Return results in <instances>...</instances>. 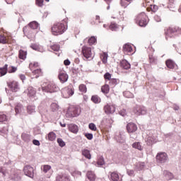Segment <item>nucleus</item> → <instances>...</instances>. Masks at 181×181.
I'll return each instance as SVG.
<instances>
[{
	"instance_id": "338daca9",
	"label": "nucleus",
	"mask_w": 181,
	"mask_h": 181,
	"mask_svg": "<svg viewBox=\"0 0 181 181\" xmlns=\"http://www.w3.org/2000/svg\"><path fill=\"white\" fill-rule=\"evenodd\" d=\"M19 78H21V80H22L23 82L25 81V80H26V76L23 74H20Z\"/></svg>"
},
{
	"instance_id": "f3484780",
	"label": "nucleus",
	"mask_w": 181,
	"mask_h": 181,
	"mask_svg": "<svg viewBox=\"0 0 181 181\" xmlns=\"http://www.w3.org/2000/svg\"><path fill=\"white\" fill-rule=\"evenodd\" d=\"M59 78L61 82L66 83V81H67V80H69V75H67V74H66V72H61L59 74Z\"/></svg>"
},
{
	"instance_id": "4468645a",
	"label": "nucleus",
	"mask_w": 181,
	"mask_h": 181,
	"mask_svg": "<svg viewBox=\"0 0 181 181\" xmlns=\"http://www.w3.org/2000/svg\"><path fill=\"white\" fill-rule=\"evenodd\" d=\"M165 64L168 69H173L177 67V65L176 64V63H175V62L172 59H167L165 61Z\"/></svg>"
},
{
	"instance_id": "9d476101",
	"label": "nucleus",
	"mask_w": 181,
	"mask_h": 181,
	"mask_svg": "<svg viewBox=\"0 0 181 181\" xmlns=\"http://www.w3.org/2000/svg\"><path fill=\"white\" fill-rule=\"evenodd\" d=\"M78 115H80V113L78 112V108L77 107H72L71 109H69L66 112V117H78Z\"/></svg>"
},
{
	"instance_id": "393cba45",
	"label": "nucleus",
	"mask_w": 181,
	"mask_h": 181,
	"mask_svg": "<svg viewBox=\"0 0 181 181\" xmlns=\"http://www.w3.org/2000/svg\"><path fill=\"white\" fill-rule=\"evenodd\" d=\"M21 138L24 142H30V135L26 133L21 134Z\"/></svg>"
},
{
	"instance_id": "774afa93",
	"label": "nucleus",
	"mask_w": 181,
	"mask_h": 181,
	"mask_svg": "<svg viewBox=\"0 0 181 181\" xmlns=\"http://www.w3.org/2000/svg\"><path fill=\"white\" fill-rule=\"evenodd\" d=\"M64 64L65 66H70V60H69V59L64 60Z\"/></svg>"
},
{
	"instance_id": "f704fd0d",
	"label": "nucleus",
	"mask_w": 181,
	"mask_h": 181,
	"mask_svg": "<svg viewBox=\"0 0 181 181\" xmlns=\"http://www.w3.org/2000/svg\"><path fill=\"white\" fill-rule=\"evenodd\" d=\"M132 148H134V149H138L139 151H142L143 149L141 142H134L132 144Z\"/></svg>"
},
{
	"instance_id": "13d9d810",
	"label": "nucleus",
	"mask_w": 181,
	"mask_h": 181,
	"mask_svg": "<svg viewBox=\"0 0 181 181\" xmlns=\"http://www.w3.org/2000/svg\"><path fill=\"white\" fill-rule=\"evenodd\" d=\"M85 136L86 138H87V139H89V141H91V139H93V134L91 133H86Z\"/></svg>"
},
{
	"instance_id": "f8f14e48",
	"label": "nucleus",
	"mask_w": 181,
	"mask_h": 181,
	"mask_svg": "<svg viewBox=\"0 0 181 181\" xmlns=\"http://www.w3.org/2000/svg\"><path fill=\"white\" fill-rule=\"evenodd\" d=\"M8 87H10L13 93H17V91H19V83L16 81H13L8 83Z\"/></svg>"
},
{
	"instance_id": "680f3d73",
	"label": "nucleus",
	"mask_w": 181,
	"mask_h": 181,
	"mask_svg": "<svg viewBox=\"0 0 181 181\" xmlns=\"http://www.w3.org/2000/svg\"><path fill=\"white\" fill-rule=\"evenodd\" d=\"M130 138H132V139H136V138H138V135L136 133H132L130 134Z\"/></svg>"
},
{
	"instance_id": "4c0bfd02",
	"label": "nucleus",
	"mask_w": 181,
	"mask_h": 181,
	"mask_svg": "<svg viewBox=\"0 0 181 181\" xmlns=\"http://www.w3.org/2000/svg\"><path fill=\"white\" fill-rule=\"evenodd\" d=\"M123 95L124 97H126V98H134V93L129 90L123 92Z\"/></svg>"
},
{
	"instance_id": "c85d7f7f",
	"label": "nucleus",
	"mask_w": 181,
	"mask_h": 181,
	"mask_svg": "<svg viewBox=\"0 0 181 181\" xmlns=\"http://www.w3.org/2000/svg\"><path fill=\"white\" fill-rule=\"evenodd\" d=\"M91 101H93V103L95 104H98L101 103V98H100L98 95H95L91 97Z\"/></svg>"
},
{
	"instance_id": "bf43d9fd",
	"label": "nucleus",
	"mask_w": 181,
	"mask_h": 181,
	"mask_svg": "<svg viewBox=\"0 0 181 181\" xmlns=\"http://www.w3.org/2000/svg\"><path fill=\"white\" fill-rule=\"evenodd\" d=\"M119 114L122 115V117H125V115H127V110L122 109L119 111Z\"/></svg>"
},
{
	"instance_id": "dca6fc26",
	"label": "nucleus",
	"mask_w": 181,
	"mask_h": 181,
	"mask_svg": "<svg viewBox=\"0 0 181 181\" xmlns=\"http://www.w3.org/2000/svg\"><path fill=\"white\" fill-rule=\"evenodd\" d=\"M120 66L122 69H124V70H129V69H131V64L127 61V59H123L120 62Z\"/></svg>"
},
{
	"instance_id": "2eb2a0df",
	"label": "nucleus",
	"mask_w": 181,
	"mask_h": 181,
	"mask_svg": "<svg viewBox=\"0 0 181 181\" xmlns=\"http://www.w3.org/2000/svg\"><path fill=\"white\" fill-rule=\"evenodd\" d=\"M115 139L117 142H119L120 144H124L125 142V136L124 135V133H118L115 136Z\"/></svg>"
},
{
	"instance_id": "f257e3e1",
	"label": "nucleus",
	"mask_w": 181,
	"mask_h": 181,
	"mask_svg": "<svg viewBox=\"0 0 181 181\" xmlns=\"http://www.w3.org/2000/svg\"><path fill=\"white\" fill-rule=\"evenodd\" d=\"M66 30H67V23H57L52 27V33L54 36L63 35Z\"/></svg>"
},
{
	"instance_id": "2f4dec72",
	"label": "nucleus",
	"mask_w": 181,
	"mask_h": 181,
	"mask_svg": "<svg viewBox=\"0 0 181 181\" xmlns=\"http://www.w3.org/2000/svg\"><path fill=\"white\" fill-rule=\"evenodd\" d=\"M9 41L6 39V37L0 34V43L1 45H6Z\"/></svg>"
},
{
	"instance_id": "052dcab7",
	"label": "nucleus",
	"mask_w": 181,
	"mask_h": 181,
	"mask_svg": "<svg viewBox=\"0 0 181 181\" xmlns=\"http://www.w3.org/2000/svg\"><path fill=\"white\" fill-rule=\"evenodd\" d=\"M33 145H35L36 146H40V141H39V140H37V139H34L33 141Z\"/></svg>"
},
{
	"instance_id": "09e8293b",
	"label": "nucleus",
	"mask_w": 181,
	"mask_h": 181,
	"mask_svg": "<svg viewBox=\"0 0 181 181\" xmlns=\"http://www.w3.org/2000/svg\"><path fill=\"white\" fill-rule=\"evenodd\" d=\"M45 0H35V4L37 6H39V8H42L44 5Z\"/></svg>"
},
{
	"instance_id": "49530a36",
	"label": "nucleus",
	"mask_w": 181,
	"mask_h": 181,
	"mask_svg": "<svg viewBox=\"0 0 181 181\" xmlns=\"http://www.w3.org/2000/svg\"><path fill=\"white\" fill-rule=\"evenodd\" d=\"M79 91L81 93H87V87L84 84H81L79 86Z\"/></svg>"
},
{
	"instance_id": "58836bf2",
	"label": "nucleus",
	"mask_w": 181,
	"mask_h": 181,
	"mask_svg": "<svg viewBox=\"0 0 181 181\" xmlns=\"http://www.w3.org/2000/svg\"><path fill=\"white\" fill-rule=\"evenodd\" d=\"M156 141V138L155 136H148L147 139V144L152 145V144H155Z\"/></svg>"
},
{
	"instance_id": "412c9836",
	"label": "nucleus",
	"mask_w": 181,
	"mask_h": 181,
	"mask_svg": "<svg viewBox=\"0 0 181 181\" xmlns=\"http://www.w3.org/2000/svg\"><path fill=\"white\" fill-rule=\"evenodd\" d=\"M27 93L28 97H33V95L36 94V90H35V88H33V87L29 86L27 89Z\"/></svg>"
},
{
	"instance_id": "a211bd4d",
	"label": "nucleus",
	"mask_w": 181,
	"mask_h": 181,
	"mask_svg": "<svg viewBox=\"0 0 181 181\" xmlns=\"http://www.w3.org/2000/svg\"><path fill=\"white\" fill-rule=\"evenodd\" d=\"M110 179L112 181H122V179L119 178V175L117 172L110 173Z\"/></svg>"
},
{
	"instance_id": "c9c22d12",
	"label": "nucleus",
	"mask_w": 181,
	"mask_h": 181,
	"mask_svg": "<svg viewBox=\"0 0 181 181\" xmlns=\"http://www.w3.org/2000/svg\"><path fill=\"white\" fill-rule=\"evenodd\" d=\"M18 57L19 59H21L22 60H25L26 59V52L20 49L19 50V54H18Z\"/></svg>"
},
{
	"instance_id": "79ce46f5",
	"label": "nucleus",
	"mask_w": 181,
	"mask_h": 181,
	"mask_svg": "<svg viewBox=\"0 0 181 181\" xmlns=\"http://www.w3.org/2000/svg\"><path fill=\"white\" fill-rule=\"evenodd\" d=\"M8 121V116L4 113H0V122Z\"/></svg>"
},
{
	"instance_id": "6ab92c4d",
	"label": "nucleus",
	"mask_w": 181,
	"mask_h": 181,
	"mask_svg": "<svg viewBox=\"0 0 181 181\" xmlns=\"http://www.w3.org/2000/svg\"><path fill=\"white\" fill-rule=\"evenodd\" d=\"M57 181H70V177L67 175H59L57 177Z\"/></svg>"
},
{
	"instance_id": "f03ea898",
	"label": "nucleus",
	"mask_w": 181,
	"mask_h": 181,
	"mask_svg": "<svg viewBox=\"0 0 181 181\" xmlns=\"http://www.w3.org/2000/svg\"><path fill=\"white\" fill-rule=\"evenodd\" d=\"M136 21L141 28H145L148 25V16L145 13H141L136 16Z\"/></svg>"
},
{
	"instance_id": "473e14b6",
	"label": "nucleus",
	"mask_w": 181,
	"mask_h": 181,
	"mask_svg": "<svg viewBox=\"0 0 181 181\" xmlns=\"http://www.w3.org/2000/svg\"><path fill=\"white\" fill-rule=\"evenodd\" d=\"M131 2H132V0H121L120 4L122 6H124V8H127Z\"/></svg>"
},
{
	"instance_id": "aec40b11",
	"label": "nucleus",
	"mask_w": 181,
	"mask_h": 181,
	"mask_svg": "<svg viewBox=\"0 0 181 181\" xmlns=\"http://www.w3.org/2000/svg\"><path fill=\"white\" fill-rule=\"evenodd\" d=\"M69 130L73 134H77L78 132V127L76 124H71L69 125Z\"/></svg>"
},
{
	"instance_id": "e433bc0d",
	"label": "nucleus",
	"mask_w": 181,
	"mask_h": 181,
	"mask_svg": "<svg viewBox=\"0 0 181 181\" xmlns=\"http://www.w3.org/2000/svg\"><path fill=\"white\" fill-rule=\"evenodd\" d=\"M148 57L150 63L153 64H156V62H158V57L153 56V54H150Z\"/></svg>"
},
{
	"instance_id": "0e129e2a",
	"label": "nucleus",
	"mask_w": 181,
	"mask_h": 181,
	"mask_svg": "<svg viewBox=\"0 0 181 181\" xmlns=\"http://www.w3.org/2000/svg\"><path fill=\"white\" fill-rule=\"evenodd\" d=\"M33 74H40V73H42V70L41 69H35L33 71Z\"/></svg>"
},
{
	"instance_id": "ea45409f",
	"label": "nucleus",
	"mask_w": 181,
	"mask_h": 181,
	"mask_svg": "<svg viewBox=\"0 0 181 181\" xmlns=\"http://www.w3.org/2000/svg\"><path fill=\"white\" fill-rule=\"evenodd\" d=\"M47 137L49 141H54V139H56V134L53 132H51L48 134Z\"/></svg>"
},
{
	"instance_id": "20e7f679",
	"label": "nucleus",
	"mask_w": 181,
	"mask_h": 181,
	"mask_svg": "<svg viewBox=\"0 0 181 181\" xmlns=\"http://www.w3.org/2000/svg\"><path fill=\"white\" fill-rule=\"evenodd\" d=\"M23 172L24 175H25V176H28V177H30V179H33V177H35V169L33 168V167L27 165L24 166Z\"/></svg>"
},
{
	"instance_id": "c756f323",
	"label": "nucleus",
	"mask_w": 181,
	"mask_h": 181,
	"mask_svg": "<svg viewBox=\"0 0 181 181\" xmlns=\"http://www.w3.org/2000/svg\"><path fill=\"white\" fill-rule=\"evenodd\" d=\"M87 177L90 181L95 180V175H94V173H93V171H88L87 173Z\"/></svg>"
},
{
	"instance_id": "5fc2aeb1",
	"label": "nucleus",
	"mask_w": 181,
	"mask_h": 181,
	"mask_svg": "<svg viewBox=\"0 0 181 181\" xmlns=\"http://www.w3.org/2000/svg\"><path fill=\"white\" fill-rule=\"evenodd\" d=\"M88 127L89 129H90L91 131H97V127L95 126V124H94V123L89 124Z\"/></svg>"
},
{
	"instance_id": "1a4fd4ad",
	"label": "nucleus",
	"mask_w": 181,
	"mask_h": 181,
	"mask_svg": "<svg viewBox=\"0 0 181 181\" xmlns=\"http://www.w3.org/2000/svg\"><path fill=\"white\" fill-rule=\"evenodd\" d=\"M165 39L166 40H168V39H169V37H173V34L176 33V32H177V28H168L167 29H165Z\"/></svg>"
},
{
	"instance_id": "72a5a7b5",
	"label": "nucleus",
	"mask_w": 181,
	"mask_h": 181,
	"mask_svg": "<svg viewBox=\"0 0 181 181\" xmlns=\"http://www.w3.org/2000/svg\"><path fill=\"white\" fill-rule=\"evenodd\" d=\"M101 91L104 94H108V93H110V86L109 85H105V86H102Z\"/></svg>"
},
{
	"instance_id": "de8ad7c7",
	"label": "nucleus",
	"mask_w": 181,
	"mask_h": 181,
	"mask_svg": "<svg viewBox=\"0 0 181 181\" xmlns=\"http://www.w3.org/2000/svg\"><path fill=\"white\" fill-rule=\"evenodd\" d=\"M110 86H112V87H115L117 84H118V80L115 78H112L110 80Z\"/></svg>"
},
{
	"instance_id": "ddd939ff",
	"label": "nucleus",
	"mask_w": 181,
	"mask_h": 181,
	"mask_svg": "<svg viewBox=\"0 0 181 181\" xmlns=\"http://www.w3.org/2000/svg\"><path fill=\"white\" fill-rule=\"evenodd\" d=\"M104 110L106 114H114L115 112V106L107 105L104 107Z\"/></svg>"
},
{
	"instance_id": "603ef678",
	"label": "nucleus",
	"mask_w": 181,
	"mask_h": 181,
	"mask_svg": "<svg viewBox=\"0 0 181 181\" xmlns=\"http://www.w3.org/2000/svg\"><path fill=\"white\" fill-rule=\"evenodd\" d=\"M97 42V39L95 37H91L90 38L88 39V42L90 45H94Z\"/></svg>"
},
{
	"instance_id": "5701e85b",
	"label": "nucleus",
	"mask_w": 181,
	"mask_h": 181,
	"mask_svg": "<svg viewBox=\"0 0 181 181\" xmlns=\"http://www.w3.org/2000/svg\"><path fill=\"white\" fill-rule=\"evenodd\" d=\"M163 175L166 177L167 180H172L174 177L173 174L168 170H164Z\"/></svg>"
},
{
	"instance_id": "37998d69",
	"label": "nucleus",
	"mask_w": 181,
	"mask_h": 181,
	"mask_svg": "<svg viewBox=\"0 0 181 181\" xmlns=\"http://www.w3.org/2000/svg\"><path fill=\"white\" fill-rule=\"evenodd\" d=\"M51 110L53 112H54V111H57V110H59V105L56 103H52Z\"/></svg>"
},
{
	"instance_id": "a878e982",
	"label": "nucleus",
	"mask_w": 181,
	"mask_h": 181,
	"mask_svg": "<svg viewBox=\"0 0 181 181\" xmlns=\"http://www.w3.org/2000/svg\"><path fill=\"white\" fill-rule=\"evenodd\" d=\"M28 28H30V29H37L39 28V23L36 21H32L28 24Z\"/></svg>"
},
{
	"instance_id": "0eeeda50",
	"label": "nucleus",
	"mask_w": 181,
	"mask_h": 181,
	"mask_svg": "<svg viewBox=\"0 0 181 181\" xmlns=\"http://www.w3.org/2000/svg\"><path fill=\"white\" fill-rule=\"evenodd\" d=\"M82 54L86 59H93V52H91V47H83Z\"/></svg>"
},
{
	"instance_id": "4d7b16f0",
	"label": "nucleus",
	"mask_w": 181,
	"mask_h": 181,
	"mask_svg": "<svg viewBox=\"0 0 181 181\" xmlns=\"http://www.w3.org/2000/svg\"><path fill=\"white\" fill-rule=\"evenodd\" d=\"M104 78H105V80H108V81H110L111 80V74H110L108 72L105 74Z\"/></svg>"
},
{
	"instance_id": "864d4df0",
	"label": "nucleus",
	"mask_w": 181,
	"mask_h": 181,
	"mask_svg": "<svg viewBox=\"0 0 181 181\" xmlns=\"http://www.w3.org/2000/svg\"><path fill=\"white\" fill-rule=\"evenodd\" d=\"M109 28L110 30H117V29H118V25H117V24L115 23H112Z\"/></svg>"
},
{
	"instance_id": "6e6d98bb",
	"label": "nucleus",
	"mask_w": 181,
	"mask_h": 181,
	"mask_svg": "<svg viewBox=\"0 0 181 181\" xmlns=\"http://www.w3.org/2000/svg\"><path fill=\"white\" fill-rule=\"evenodd\" d=\"M18 70L17 67L10 66L8 70V73H15Z\"/></svg>"
},
{
	"instance_id": "e2e57ef3",
	"label": "nucleus",
	"mask_w": 181,
	"mask_h": 181,
	"mask_svg": "<svg viewBox=\"0 0 181 181\" xmlns=\"http://www.w3.org/2000/svg\"><path fill=\"white\" fill-rule=\"evenodd\" d=\"M134 170H127V175H129V176H134Z\"/></svg>"
},
{
	"instance_id": "7ed1b4c3",
	"label": "nucleus",
	"mask_w": 181,
	"mask_h": 181,
	"mask_svg": "<svg viewBox=\"0 0 181 181\" xmlns=\"http://www.w3.org/2000/svg\"><path fill=\"white\" fill-rule=\"evenodd\" d=\"M59 88H58L57 85L49 83L45 86L42 87V90L45 93H57L59 91Z\"/></svg>"
},
{
	"instance_id": "69168bd1",
	"label": "nucleus",
	"mask_w": 181,
	"mask_h": 181,
	"mask_svg": "<svg viewBox=\"0 0 181 181\" xmlns=\"http://www.w3.org/2000/svg\"><path fill=\"white\" fill-rule=\"evenodd\" d=\"M31 49L33 50H37L39 49V47L36 44H33L31 45Z\"/></svg>"
},
{
	"instance_id": "a19ab883",
	"label": "nucleus",
	"mask_w": 181,
	"mask_h": 181,
	"mask_svg": "<svg viewBox=\"0 0 181 181\" xmlns=\"http://www.w3.org/2000/svg\"><path fill=\"white\" fill-rule=\"evenodd\" d=\"M145 168V163H138L136 165V170H142Z\"/></svg>"
},
{
	"instance_id": "9b49d317",
	"label": "nucleus",
	"mask_w": 181,
	"mask_h": 181,
	"mask_svg": "<svg viewBox=\"0 0 181 181\" xmlns=\"http://www.w3.org/2000/svg\"><path fill=\"white\" fill-rule=\"evenodd\" d=\"M127 129L129 134H134V132H136L138 129V127H136V124L135 123H129L127 125Z\"/></svg>"
},
{
	"instance_id": "7c9ffc66",
	"label": "nucleus",
	"mask_w": 181,
	"mask_h": 181,
	"mask_svg": "<svg viewBox=\"0 0 181 181\" xmlns=\"http://www.w3.org/2000/svg\"><path fill=\"white\" fill-rule=\"evenodd\" d=\"M23 109V106L21 103H18L15 107V112L16 114H20V112H22Z\"/></svg>"
},
{
	"instance_id": "c03bdc74",
	"label": "nucleus",
	"mask_w": 181,
	"mask_h": 181,
	"mask_svg": "<svg viewBox=\"0 0 181 181\" xmlns=\"http://www.w3.org/2000/svg\"><path fill=\"white\" fill-rule=\"evenodd\" d=\"M50 48L52 49V50H54V52H59V50H60V45L55 44L51 45Z\"/></svg>"
},
{
	"instance_id": "423d86ee",
	"label": "nucleus",
	"mask_w": 181,
	"mask_h": 181,
	"mask_svg": "<svg viewBox=\"0 0 181 181\" xmlns=\"http://www.w3.org/2000/svg\"><path fill=\"white\" fill-rule=\"evenodd\" d=\"M157 163H166L168 162V154L165 152L158 153L156 157Z\"/></svg>"
},
{
	"instance_id": "cd10ccee",
	"label": "nucleus",
	"mask_w": 181,
	"mask_h": 181,
	"mask_svg": "<svg viewBox=\"0 0 181 181\" xmlns=\"http://www.w3.org/2000/svg\"><path fill=\"white\" fill-rule=\"evenodd\" d=\"M27 112L28 114H35L36 112V107L33 105H29L27 107Z\"/></svg>"
},
{
	"instance_id": "3c124183",
	"label": "nucleus",
	"mask_w": 181,
	"mask_h": 181,
	"mask_svg": "<svg viewBox=\"0 0 181 181\" xmlns=\"http://www.w3.org/2000/svg\"><path fill=\"white\" fill-rule=\"evenodd\" d=\"M57 142L59 146H61V148H63V146H66V143L63 141L62 139L61 138L57 139Z\"/></svg>"
},
{
	"instance_id": "bb28decb",
	"label": "nucleus",
	"mask_w": 181,
	"mask_h": 181,
	"mask_svg": "<svg viewBox=\"0 0 181 181\" xmlns=\"http://www.w3.org/2000/svg\"><path fill=\"white\" fill-rule=\"evenodd\" d=\"M8 73V64H5L3 67L0 68L1 76H5Z\"/></svg>"
},
{
	"instance_id": "8fccbe9b",
	"label": "nucleus",
	"mask_w": 181,
	"mask_h": 181,
	"mask_svg": "<svg viewBox=\"0 0 181 181\" xmlns=\"http://www.w3.org/2000/svg\"><path fill=\"white\" fill-rule=\"evenodd\" d=\"M51 169H52V166H50L49 165H45L43 166L42 171L44 173H47L48 170H50Z\"/></svg>"
},
{
	"instance_id": "39448f33",
	"label": "nucleus",
	"mask_w": 181,
	"mask_h": 181,
	"mask_svg": "<svg viewBox=\"0 0 181 181\" xmlns=\"http://www.w3.org/2000/svg\"><path fill=\"white\" fill-rule=\"evenodd\" d=\"M133 112L135 115H145L147 112L146 107L141 105H136L133 108Z\"/></svg>"
},
{
	"instance_id": "a18cd8bd",
	"label": "nucleus",
	"mask_w": 181,
	"mask_h": 181,
	"mask_svg": "<svg viewBox=\"0 0 181 181\" xmlns=\"http://www.w3.org/2000/svg\"><path fill=\"white\" fill-rule=\"evenodd\" d=\"M104 163H105V162L104 161V157L100 156L97 161V165H98V166H103Z\"/></svg>"
},
{
	"instance_id": "6e6552de",
	"label": "nucleus",
	"mask_w": 181,
	"mask_h": 181,
	"mask_svg": "<svg viewBox=\"0 0 181 181\" xmlns=\"http://www.w3.org/2000/svg\"><path fill=\"white\" fill-rule=\"evenodd\" d=\"M62 94L64 98H70L74 94V89L71 88H64L62 90Z\"/></svg>"
},
{
	"instance_id": "b1692460",
	"label": "nucleus",
	"mask_w": 181,
	"mask_h": 181,
	"mask_svg": "<svg viewBox=\"0 0 181 181\" xmlns=\"http://www.w3.org/2000/svg\"><path fill=\"white\" fill-rule=\"evenodd\" d=\"M82 155L85 156L86 159H91V153H90V150L83 149L82 150Z\"/></svg>"
},
{
	"instance_id": "4be33fe9",
	"label": "nucleus",
	"mask_w": 181,
	"mask_h": 181,
	"mask_svg": "<svg viewBox=\"0 0 181 181\" xmlns=\"http://www.w3.org/2000/svg\"><path fill=\"white\" fill-rule=\"evenodd\" d=\"M123 52H124V53H131L132 52V47L131 45L125 44L123 46Z\"/></svg>"
}]
</instances>
